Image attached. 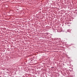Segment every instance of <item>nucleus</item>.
Masks as SVG:
<instances>
[{
    "instance_id": "f257e3e1",
    "label": "nucleus",
    "mask_w": 77,
    "mask_h": 77,
    "mask_svg": "<svg viewBox=\"0 0 77 77\" xmlns=\"http://www.w3.org/2000/svg\"><path fill=\"white\" fill-rule=\"evenodd\" d=\"M67 32H70V30H69V29H68L67 31Z\"/></svg>"
}]
</instances>
